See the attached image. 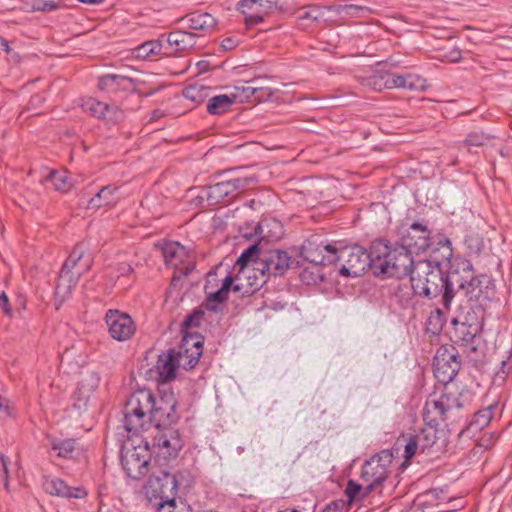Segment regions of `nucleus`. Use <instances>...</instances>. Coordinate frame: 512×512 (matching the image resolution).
<instances>
[{"instance_id": "47", "label": "nucleus", "mask_w": 512, "mask_h": 512, "mask_svg": "<svg viewBox=\"0 0 512 512\" xmlns=\"http://www.w3.org/2000/svg\"><path fill=\"white\" fill-rule=\"evenodd\" d=\"M203 318V312L200 310H196L193 313L186 316L185 320L182 323L181 331L183 334L189 333L187 330L193 327H198Z\"/></svg>"}, {"instance_id": "27", "label": "nucleus", "mask_w": 512, "mask_h": 512, "mask_svg": "<svg viewBox=\"0 0 512 512\" xmlns=\"http://www.w3.org/2000/svg\"><path fill=\"white\" fill-rule=\"evenodd\" d=\"M426 80L413 73L390 74V87L408 89L411 91H422L426 88Z\"/></svg>"}, {"instance_id": "7", "label": "nucleus", "mask_w": 512, "mask_h": 512, "mask_svg": "<svg viewBox=\"0 0 512 512\" xmlns=\"http://www.w3.org/2000/svg\"><path fill=\"white\" fill-rule=\"evenodd\" d=\"M339 260L345 262L339 269V274L344 277H358L367 269H371V259L367 251L359 245L338 250Z\"/></svg>"}, {"instance_id": "9", "label": "nucleus", "mask_w": 512, "mask_h": 512, "mask_svg": "<svg viewBox=\"0 0 512 512\" xmlns=\"http://www.w3.org/2000/svg\"><path fill=\"white\" fill-rule=\"evenodd\" d=\"M392 459V453L388 450H383L365 461L361 471L362 481L373 484V488L377 489L387 479Z\"/></svg>"}, {"instance_id": "57", "label": "nucleus", "mask_w": 512, "mask_h": 512, "mask_svg": "<svg viewBox=\"0 0 512 512\" xmlns=\"http://www.w3.org/2000/svg\"><path fill=\"white\" fill-rule=\"evenodd\" d=\"M0 307L3 309L5 314L9 315L11 313L9 300L4 292L0 293Z\"/></svg>"}, {"instance_id": "14", "label": "nucleus", "mask_w": 512, "mask_h": 512, "mask_svg": "<svg viewBox=\"0 0 512 512\" xmlns=\"http://www.w3.org/2000/svg\"><path fill=\"white\" fill-rule=\"evenodd\" d=\"M104 320L110 337L118 342L131 339L136 332V325L132 317L120 310L109 309Z\"/></svg>"}, {"instance_id": "55", "label": "nucleus", "mask_w": 512, "mask_h": 512, "mask_svg": "<svg viewBox=\"0 0 512 512\" xmlns=\"http://www.w3.org/2000/svg\"><path fill=\"white\" fill-rule=\"evenodd\" d=\"M117 272L120 276H128L133 272V268L130 264L122 262L117 265Z\"/></svg>"}, {"instance_id": "33", "label": "nucleus", "mask_w": 512, "mask_h": 512, "mask_svg": "<svg viewBox=\"0 0 512 512\" xmlns=\"http://www.w3.org/2000/svg\"><path fill=\"white\" fill-rule=\"evenodd\" d=\"M233 278L228 275L223 280L222 286L213 292L207 291L208 287H206L207 293V302L206 306L209 310L215 311L217 309V305L224 302L228 297V292L232 286Z\"/></svg>"}, {"instance_id": "13", "label": "nucleus", "mask_w": 512, "mask_h": 512, "mask_svg": "<svg viewBox=\"0 0 512 512\" xmlns=\"http://www.w3.org/2000/svg\"><path fill=\"white\" fill-rule=\"evenodd\" d=\"M434 375L439 382L449 383L460 369V361L454 347H440L433 361Z\"/></svg>"}, {"instance_id": "32", "label": "nucleus", "mask_w": 512, "mask_h": 512, "mask_svg": "<svg viewBox=\"0 0 512 512\" xmlns=\"http://www.w3.org/2000/svg\"><path fill=\"white\" fill-rule=\"evenodd\" d=\"M358 484L354 480H349L345 488V495L349 505H353L366 498L373 490V484Z\"/></svg>"}, {"instance_id": "31", "label": "nucleus", "mask_w": 512, "mask_h": 512, "mask_svg": "<svg viewBox=\"0 0 512 512\" xmlns=\"http://www.w3.org/2000/svg\"><path fill=\"white\" fill-rule=\"evenodd\" d=\"M497 409L498 403H493L488 405L486 408L477 411L470 421L467 430L471 433H475L487 427L494 416V410Z\"/></svg>"}, {"instance_id": "12", "label": "nucleus", "mask_w": 512, "mask_h": 512, "mask_svg": "<svg viewBox=\"0 0 512 512\" xmlns=\"http://www.w3.org/2000/svg\"><path fill=\"white\" fill-rule=\"evenodd\" d=\"M411 253L412 251L406 249L405 246H395L387 259V262H385V268H382L381 275L386 277H395L398 279L406 276L411 278L417 262L414 261Z\"/></svg>"}, {"instance_id": "10", "label": "nucleus", "mask_w": 512, "mask_h": 512, "mask_svg": "<svg viewBox=\"0 0 512 512\" xmlns=\"http://www.w3.org/2000/svg\"><path fill=\"white\" fill-rule=\"evenodd\" d=\"M256 183L254 175L237 177L208 186L205 194L210 204H217L226 197L244 192Z\"/></svg>"}, {"instance_id": "60", "label": "nucleus", "mask_w": 512, "mask_h": 512, "mask_svg": "<svg viewBox=\"0 0 512 512\" xmlns=\"http://www.w3.org/2000/svg\"><path fill=\"white\" fill-rule=\"evenodd\" d=\"M43 101V98L40 95H34L30 99V105L33 107L39 106Z\"/></svg>"}, {"instance_id": "18", "label": "nucleus", "mask_w": 512, "mask_h": 512, "mask_svg": "<svg viewBox=\"0 0 512 512\" xmlns=\"http://www.w3.org/2000/svg\"><path fill=\"white\" fill-rule=\"evenodd\" d=\"M162 255L167 266L179 271L185 275L191 270V256L187 249L178 242H164L161 245Z\"/></svg>"}, {"instance_id": "51", "label": "nucleus", "mask_w": 512, "mask_h": 512, "mask_svg": "<svg viewBox=\"0 0 512 512\" xmlns=\"http://www.w3.org/2000/svg\"><path fill=\"white\" fill-rule=\"evenodd\" d=\"M255 94L253 95V100L258 102L267 101L272 96V91L270 88L266 87H254Z\"/></svg>"}, {"instance_id": "22", "label": "nucleus", "mask_w": 512, "mask_h": 512, "mask_svg": "<svg viewBox=\"0 0 512 512\" xmlns=\"http://www.w3.org/2000/svg\"><path fill=\"white\" fill-rule=\"evenodd\" d=\"M302 254L305 260L317 265H330L338 261V249L331 244L306 247Z\"/></svg>"}, {"instance_id": "50", "label": "nucleus", "mask_w": 512, "mask_h": 512, "mask_svg": "<svg viewBox=\"0 0 512 512\" xmlns=\"http://www.w3.org/2000/svg\"><path fill=\"white\" fill-rule=\"evenodd\" d=\"M418 451H420V444L418 443V439L415 436L409 438L407 444L405 445L404 457L406 460L412 458Z\"/></svg>"}, {"instance_id": "11", "label": "nucleus", "mask_w": 512, "mask_h": 512, "mask_svg": "<svg viewBox=\"0 0 512 512\" xmlns=\"http://www.w3.org/2000/svg\"><path fill=\"white\" fill-rule=\"evenodd\" d=\"M400 246L408 250L424 252L430 247L431 231L423 222H413L409 226H401L398 229Z\"/></svg>"}, {"instance_id": "43", "label": "nucleus", "mask_w": 512, "mask_h": 512, "mask_svg": "<svg viewBox=\"0 0 512 512\" xmlns=\"http://www.w3.org/2000/svg\"><path fill=\"white\" fill-rule=\"evenodd\" d=\"M157 512H192V509L185 501L168 499L159 504Z\"/></svg>"}, {"instance_id": "39", "label": "nucleus", "mask_w": 512, "mask_h": 512, "mask_svg": "<svg viewBox=\"0 0 512 512\" xmlns=\"http://www.w3.org/2000/svg\"><path fill=\"white\" fill-rule=\"evenodd\" d=\"M295 14L298 25L305 28L318 20L321 12L317 7L308 6L298 9Z\"/></svg>"}, {"instance_id": "58", "label": "nucleus", "mask_w": 512, "mask_h": 512, "mask_svg": "<svg viewBox=\"0 0 512 512\" xmlns=\"http://www.w3.org/2000/svg\"><path fill=\"white\" fill-rule=\"evenodd\" d=\"M9 402L6 398L0 395V416H9Z\"/></svg>"}, {"instance_id": "21", "label": "nucleus", "mask_w": 512, "mask_h": 512, "mask_svg": "<svg viewBox=\"0 0 512 512\" xmlns=\"http://www.w3.org/2000/svg\"><path fill=\"white\" fill-rule=\"evenodd\" d=\"M198 39L199 34L190 32L183 26L181 29L173 30L167 35V44L171 53H178L195 47Z\"/></svg>"}, {"instance_id": "62", "label": "nucleus", "mask_w": 512, "mask_h": 512, "mask_svg": "<svg viewBox=\"0 0 512 512\" xmlns=\"http://www.w3.org/2000/svg\"><path fill=\"white\" fill-rule=\"evenodd\" d=\"M163 116V112L160 111V110H154L151 114V117H150V121H155L157 120L158 118L162 117Z\"/></svg>"}, {"instance_id": "36", "label": "nucleus", "mask_w": 512, "mask_h": 512, "mask_svg": "<svg viewBox=\"0 0 512 512\" xmlns=\"http://www.w3.org/2000/svg\"><path fill=\"white\" fill-rule=\"evenodd\" d=\"M163 44L160 40H149L134 49V55L139 59H149L161 53Z\"/></svg>"}, {"instance_id": "4", "label": "nucleus", "mask_w": 512, "mask_h": 512, "mask_svg": "<svg viewBox=\"0 0 512 512\" xmlns=\"http://www.w3.org/2000/svg\"><path fill=\"white\" fill-rule=\"evenodd\" d=\"M156 398L150 390H138L125 403L123 424L128 432L137 433L151 425Z\"/></svg>"}, {"instance_id": "38", "label": "nucleus", "mask_w": 512, "mask_h": 512, "mask_svg": "<svg viewBox=\"0 0 512 512\" xmlns=\"http://www.w3.org/2000/svg\"><path fill=\"white\" fill-rule=\"evenodd\" d=\"M390 74L375 72L364 79L363 85L369 87L374 91H381L383 89H391L390 87Z\"/></svg>"}, {"instance_id": "19", "label": "nucleus", "mask_w": 512, "mask_h": 512, "mask_svg": "<svg viewBox=\"0 0 512 512\" xmlns=\"http://www.w3.org/2000/svg\"><path fill=\"white\" fill-rule=\"evenodd\" d=\"M179 22L190 32L199 34V38L212 32L217 25V20L212 14L202 11L189 13L179 19Z\"/></svg>"}, {"instance_id": "53", "label": "nucleus", "mask_w": 512, "mask_h": 512, "mask_svg": "<svg viewBox=\"0 0 512 512\" xmlns=\"http://www.w3.org/2000/svg\"><path fill=\"white\" fill-rule=\"evenodd\" d=\"M482 139H483L482 133L474 132V133H471L466 138V143L468 146H481L483 144Z\"/></svg>"}, {"instance_id": "52", "label": "nucleus", "mask_w": 512, "mask_h": 512, "mask_svg": "<svg viewBox=\"0 0 512 512\" xmlns=\"http://www.w3.org/2000/svg\"><path fill=\"white\" fill-rule=\"evenodd\" d=\"M1 477L4 480L5 488L8 487V459L0 453Z\"/></svg>"}, {"instance_id": "54", "label": "nucleus", "mask_w": 512, "mask_h": 512, "mask_svg": "<svg viewBox=\"0 0 512 512\" xmlns=\"http://www.w3.org/2000/svg\"><path fill=\"white\" fill-rule=\"evenodd\" d=\"M238 45V40L233 37H226L221 42V47L224 50H232Z\"/></svg>"}, {"instance_id": "24", "label": "nucleus", "mask_w": 512, "mask_h": 512, "mask_svg": "<svg viewBox=\"0 0 512 512\" xmlns=\"http://www.w3.org/2000/svg\"><path fill=\"white\" fill-rule=\"evenodd\" d=\"M431 416L429 415V419H425L428 421V426L421 429L416 437L418 439V443L420 444V451L422 453L429 452L430 450H435L436 452L440 451L443 448V442H439L440 438L438 437V431L435 427L437 421H430Z\"/></svg>"}, {"instance_id": "2", "label": "nucleus", "mask_w": 512, "mask_h": 512, "mask_svg": "<svg viewBox=\"0 0 512 512\" xmlns=\"http://www.w3.org/2000/svg\"><path fill=\"white\" fill-rule=\"evenodd\" d=\"M257 230L261 238L258 243L250 245L237 259V265L244 269L249 265L261 276H282L290 267L291 257L284 250L267 249V241H275L281 238L282 226L279 221H262Z\"/></svg>"}, {"instance_id": "17", "label": "nucleus", "mask_w": 512, "mask_h": 512, "mask_svg": "<svg viewBox=\"0 0 512 512\" xmlns=\"http://www.w3.org/2000/svg\"><path fill=\"white\" fill-rule=\"evenodd\" d=\"M82 108L92 116L102 119L106 124L110 125H117L125 118L124 111L117 105H110L95 98L83 100Z\"/></svg>"}, {"instance_id": "49", "label": "nucleus", "mask_w": 512, "mask_h": 512, "mask_svg": "<svg viewBox=\"0 0 512 512\" xmlns=\"http://www.w3.org/2000/svg\"><path fill=\"white\" fill-rule=\"evenodd\" d=\"M60 7V4L53 0H33L32 10L33 11H54Z\"/></svg>"}, {"instance_id": "42", "label": "nucleus", "mask_w": 512, "mask_h": 512, "mask_svg": "<svg viewBox=\"0 0 512 512\" xmlns=\"http://www.w3.org/2000/svg\"><path fill=\"white\" fill-rule=\"evenodd\" d=\"M85 253V247L83 244H78L74 247L68 258L62 265L61 270L69 273H75L73 270L78 264V262L82 259Z\"/></svg>"}, {"instance_id": "3", "label": "nucleus", "mask_w": 512, "mask_h": 512, "mask_svg": "<svg viewBox=\"0 0 512 512\" xmlns=\"http://www.w3.org/2000/svg\"><path fill=\"white\" fill-rule=\"evenodd\" d=\"M459 268L463 275L458 270L450 271L449 283L452 285L453 298L457 291H461L469 301L479 304L489 301L494 295L492 279L487 275L474 276L472 263L468 260H462Z\"/></svg>"}, {"instance_id": "35", "label": "nucleus", "mask_w": 512, "mask_h": 512, "mask_svg": "<svg viewBox=\"0 0 512 512\" xmlns=\"http://www.w3.org/2000/svg\"><path fill=\"white\" fill-rule=\"evenodd\" d=\"M247 84L248 82H239L230 89L228 93L233 104L245 103L252 100L253 95L255 94V89L253 86H249Z\"/></svg>"}, {"instance_id": "44", "label": "nucleus", "mask_w": 512, "mask_h": 512, "mask_svg": "<svg viewBox=\"0 0 512 512\" xmlns=\"http://www.w3.org/2000/svg\"><path fill=\"white\" fill-rule=\"evenodd\" d=\"M186 99L195 103H200L208 95V88L201 85H189L183 90Z\"/></svg>"}, {"instance_id": "40", "label": "nucleus", "mask_w": 512, "mask_h": 512, "mask_svg": "<svg viewBox=\"0 0 512 512\" xmlns=\"http://www.w3.org/2000/svg\"><path fill=\"white\" fill-rule=\"evenodd\" d=\"M99 383V374L95 371L88 372L79 383V392L83 394V396L89 397V395L97 389Z\"/></svg>"}, {"instance_id": "23", "label": "nucleus", "mask_w": 512, "mask_h": 512, "mask_svg": "<svg viewBox=\"0 0 512 512\" xmlns=\"http://www.w3.org/2000/svg\"><path fill=\"white\" fill-rule=\"evenodd\" d=\"M43 486L47 493L58 497L81 499L87 495L84 488L70 487L59 478L46 479Z\"/></svg>"}, {"instance_id": "28", "label": "nucleus", "mask_w": 512, "mask_h": 512, "mask_svg": "<svg viewBox=\"0 0 512 512\" xmlns=\"http://www.w3.org/2000/svg\"><path fill=\"white\" fill-rule=\"evenodd\" d=\"M174 357L170 349L159 355L155 368L161 382H169L176 377L179 365Z\"/></svg>"}, {"instance_id": "45", "label": "nucleus", "mask_w": 512, "mask_h": 512, "mask_svg": "<svg viewBox=\"0 0 512 512\" xmlns=\"http://www.w3.org/2000/svg\"><path fill=\"white\" fill-rule=\"evenodd\" d=\"M464 243L470 255H479L484 248L483 238L475 232L467 234Z\"/></svg>"}, {"instance_id": "63", "label": "nucleus", "mask_w": 512, "mask_h": 512, "mask_svg": "<svg viewBox=\"0 0 512 512\" xmlns=\"http://www.w3.org/2000/svg\"><path fill=\"white\" fill-rule=\"evenodd\" d=\"M81 3L90 4V5H99L102 4L105 0H78Z\"/></svg>"}, {"instance_id": "8", "label": "nucleus", "mask_w": 512, "mask_h": 512, "mask_svg": "<svg viewBox=\"0 0 512 512\" xmlns=\"http://www.w3.org/2000/svg\"><path fill=\"white\" fill-rule=\"evenodd\" d=\"M179 367L184 370L194 368L203 352L202 337L192 333H185L179 345L170 349Z\"/></svg>"}, {"instance_id": "56", "label": "nucleus", "mask_w": 512, "mask_h": 512, "mask_svg": "<svg viewBox=\"0 0 512 512\" xmlns=\"http://www.w3.org/2000/svg\"><path fill=\"white\" fill-rule=\"evenodd\" d=\"M163 475V480L165 481V484H162V487L169 486L171 490H175L177 488V481L175 477L167 472H164Z\"/></svg>"}, {"instance_id": "5", "label": "nucleus", "mask_w": 512, "mask_h": 512, "mask_svg": "<svg viewBox=\"0 0 512 512\" xmlns=\"http://www.w3.org/2000/svg\"><path fill=\"white\" fill-rule=\"evenodd\" d=\"M144 445L138 444L129 447L125 444L121 450V463L128 477L139 480L149 472L151 460L150 442L143 441Z\"/></svg>"}, {"instance_id": "25", "label": "nucleus", "mask_w": 512, "mask_h": 512, "mask_svg": "<svg viewBox=\"0 0 512 512\" xmlns=\"http://www.w3.org/2000/svg\"><path fill=\"white\" fill-rule=\"evenodd\" d=\"M133 85L134 80L132 78L116 74H107L98 80V88L108 94L132 90Z\"/></svg>"}, {"instance_id": "1", "label": "nucleus", "mask_w": 512, "mask_h": 512, "mask_svg": "<svg viewBox=\"0 0 512 512\" xmlns=\"http://www.w3.org/2000/svg\"><path fill=\"white\" fill-rule=\"evenodd\" d=\"M438 247L433 248V259L418 260L410 279L411 287L418 296L433 299L442 296L441 302L445 310H449L453 300V289L450 285V271L442 270V263L449 262L453 250L448 238L439 240Z\"/></svg>"}, {"instance_id": "20", "label": "nucleus", "mask_w": 512, "mask_h": 512, "mask_svg": "<svg viewBox=\"0 0 512 512\" xmlns=\"http://www.w3.org/2000/svg\"><path fill=\"white\" fill-rule=\"evenodd\" d=\"M175 407L176 401L173 397L156 398L151 418V424L154 423L153 429L172 427L171 424L177 420Z\"/></svg>"}, {"instance_id": "37", "label": "nucleus", "mask_w": 512, "mask_h": 512, "mask_svg": "<svg viewBox=\"0 0 512 512\" xmlns=\"http://www.w3.org/2000/svg\"><path fill=\"white\" fill-rule=\"evenodd\" d=\"M50 446L58 457L71 458L76 449V441L74 439L53 438L50 441Z\"/></svg>"}, {"instance_id": "64", "label": "nucleus", "mask_w": 512, "mask_h": 512, "mask_svg": "<svg viewBox=\"0 0 512 512\" xmlns=\"http://www.w3.org/2000/svg\"><path fill=\"white\" fill-rule=\"evenodd\" d=\"M505 366H506V361L505 360L501 361V373H502V375H500V372L497 373V375L501 379H504V377L507 375V371L505 370Z\"/></svg>"}, {"instance_id": "29", "label": "nucleus", "mask_w": 512, "mask_h": 512, "mask_svg": "<svg viewBox=\"0 0 512 512\" xmlns=\"http://www.w3.org/2000/svg\"><path fill=\"white\" fill-rule=\"evenodd\" d=\"M82 272L76 271V273H69L60 270L59 277L55 287V297L60 302L66 300L71 294L73 288L76 286Z\"/></svg>"}, {"instance_id": "41", "label": "nucleus", "mask_w": 512, "mask_h": 512, "mask_svg": "<svg viewBox=\"0 0 512 512\" xmlns=\"http://www.w3.org/2000/svg\"><path fill=\"white\" fill-rule=\"evenodd\" d=\"M47 180L52 182L54 188L60 192H67L72 187V183L65 172L51 171Z\"/></svg>"}, {"instance_id": "26", "label": "nucleus", "mask_w": 512, "mask_h": 512, "mask_svg": "<svg viewBox=\"0 0 512 512\" xmlns=\"http://www.w3.org/2000/svg\"><path fill=\"white\" fill-rule=\"evenodd\" d=\"M392 253V249L382 240L372 242L367 254L371 259V269L374 274L381 275L382 268L386 266L387 259Z\"/></svg>"}, {"instance_id": "34", "label": "nucleus", "mask_w": 512, "mask_h": 512, "mask_svg": "<svg viewBox=\"0 0 512 512\" xmlns=\"http://www.w3.org/2000/svg\"><path fill=\"white\" fill-rule=\"evenodd\" d=\"M232 105L229 93L216 95L208 100L207 111L212 115H219L229 111Z\"/></svg>"}, {"instance_id": "6", "label": "nucleus", "mask_w": 512, "mask_h": 512, "mask_svg": "<svg viewBox=\"0 0 512 512\" xmlns=\"http://www.w3.org/2000/svg\"><path fill=\"white\" fill-rule=\"evenodd\" d=\"M183 448V440L174 427L156 428L152 431L151 454L159 459L169 460L178 456Z\"/></svg>"}, {"instance_id": "59", "label": "nucleus", "mask_w": 512, "mask_h": 512, "mask_svg": "<svg viewBox=\"0 0 512 512\" xmlns=\"http://www.w3.org/2000/svg\"><path fill=\"white\" fill-rule=\"evenodd\" d=\"M322 512H340V504L331 503L326 506V508Z\"/></svg>"}, {"instance_id": "61", "label": "nucleus", "mask_w": 512, "mask_h": 512, "mask_svg": "<svg viewBox=\"0 0 512 512\" xmlns=\"http://www.w3.org/2000/svg\"><path fill=\"white\" fill-rule=\"evenodd\" d=\"M0 48L3 49L6 53L10 52V46L6 39L0 37Z\"/></svg>"}, {"instance_id": "48", "label": "nucleus", "mask_w": 512, "mask_h": 512, "mask_svg": "<svg viewBox=\"0 0 512 512\" xmlns=\"http://www.w3.org/2000/svg\"><path fill=\"white\" fill-rule=\"evenodd\" d=\"M457 332L461 335V339L466 343H471L479 332V328L465 323L459 324Z\"/></svg>"}, {"instance_id": "30", "label": "nucleus", "mask_w": 512, "mask_h": 512, "mask_svg": "<svg viewBox=\"0 0 512 512\" xmlns=\"http://www.w3.org/2000/svg\"><path fill=\"white\" fill-rule=\"evenodd\" d=\"M118 187L113 185H107L100 189V191L88 201L87 207L100 208L115 204L118 200Z\"/></svg>"}, {"instance_id": "15", "label": "nucleus", "mask_w": 512, "mask_h": 512, "mask_svg": "<svg viewBox=\"0 0 512 512\" xmlns=\"http://www.w3.org/2000/svg\"><path fill=\"white\" fill-rule=\"evenodd\" d=\"M461 397L462 394L458 397L454 393L445 392L436 400H428L424 408V419H429L431 415L430 421H445L453 410L464 407Z\"/></svg>"}, {"instance_id": "16", "label": "nucleus", "mask_w": 512, "mask_h": 512, "mask_svg": "<svg viewBox=\"0 0 512 512\" xmlns=\"http://www.w3.org/2000/svg\"><path fill=\"white\" fill-rule=\"evenodd\" d=\"M277 8V0H240L237 10L244 15L247 26L260 24Z\"/></svg>"}, {"instance_id": "46", "label": "nucleus", "mask_w": 512, "mask_h": 512, "mask_svg": "<svg viewBox=\"0 0 512 512\" xmlns=\"http://www.w3.org/2000/svg\"><path fill=\"white\" fill-rule=\"evenodd\" d=\"M336 12L342 17H361L365 13L370 12V9L365 6L346 4L339 5Z\"/></svg>"}]
</instances>
